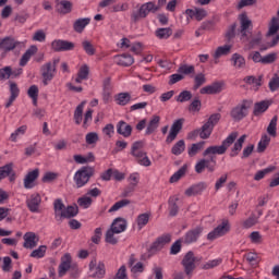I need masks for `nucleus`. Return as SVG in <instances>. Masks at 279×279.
Instances as JSON below:
<instances>
[{
  "mask_svg": "<svg viewBox=\"0 0 279 279\" xmlns=\"http://www.w3.org/2000/svg\"><path fill=\"white\" fill-rule=\"evenodd\" d=\"M245 138H247V135H242L239 137V132H232L227 136L226 140L222 141L220 146L214 145L207 147L204 150L203 156H223V154H226V151H228V149L231 147L230 157L234 158L239 156V153L243 149V143H245Z\"/></svg>",
  "mask_w": 279,
  "mask_h": 279,
  "instance_id": "obj_1",
  "label": "nucleus"
},
{
  "mask_svg": "<svg viewBox=\"0 0 279 279\" xmlns=\"http://www.w3.org/2000/svg\"><path fill=\"white\" fill-rule=\"evenodd\" d=\"M145 147V143L143 141L134 142L131 147V155L134 156L136 162H138L142 167H151V160L147 156V153L143 150Z\"/></svg>",
  "mask_w": 279,
  "mask_h": 279,
  "instance_id": "obj_2",
  "label": "nucleus"
},
{
  "mask_svg": "<svg viewBox=\"0 0 279 279\" xmlns=\"http://www.w3.org/2000/svg\"><path fill=\"white\" fill-rule=\"evenodd\" d=\"M158 12V7H156V2L149 1L145 2L136 11H133L131 14L132 21L134 23H137V21H141L142 19H147L149 14H156Z\"/></svg>",
  "mask_w": 279,
  "mask_h": 279,
  "instance_id": "obj_3",
  "label": "nucleus"
},
{
  "mask_svg": "<svg viewBox=\"0 0 279 279\" xmlns=\"http://www.w3.org/2000/svg\"><path fill=\"white\" fill-rule=\"evenodd\" d=\"M94 173L95 171L90 167H82L78 169L73 177L76 189L86 186Z\"/></svg>",
  "mask_w": 279,
  "mask_h": 279,
  "instance_id": "obj_4",
  "label": "nucleus"
},
{
  "mask_svg": "<svg viewBox=\"0 0 279 279\" xmlns=\"http://www.w3.org/2000/svg\"><path fill=\"white\" fill-rule=\"evenodd\" d=\"M58 64H60L59 58L53 59L52 61L41 65L40 71H41L44 86H47L49 82H51V80L56 77V72H57L56 66H58Z\"/></svg>",
  "mask_w": 279,
  "mask_h": 279,
  "instance_id": "obj_5",
  "label": "nucleus"
},
{
  "mask_svg": "<svg viewBox=\"0 0 279 279\" xmlns=\"http://www.w3.org/2000/svg\"><path fill=\"white\" fill-rule=\"evenodd\" d=\"M252 102L247 100H243L241 104L235 106L230 113L233 121H243V119H245L247 116V110H250Z\"/></svg>",
  "mask_w": 279,
  "mask_h": 279,
  "instance_id": "obj_6",
  "label": "nucleus"
},
{
  "mask_svg": "<svg viewBox=\"0 0 279 279\" xmlns=\"http://www.w3.org/2000/svg\"><path fill=\"white\" fill-rule=\"evenodd\" d=\"M230 232V221L222 220L220 225L217 226L211 232L207 234L208 241H215V239H219L220 236H225Z\"/></svg>",
  "mask_w": 279,
  "mask_h": 279,
  "instance_id": "obj_7",
  "label": "nucleus"
},
{
  "mask_svg": "<svg viewBox=\"0 0 279 279\" xmlns=\"http://www.w3.org/2000/svg\"><path fill=\"white\" fill-rule=\"evenodd\" d=\"M201 258L195 257V253L192 251L187 252L182 259V265L186 276H191L195 269V263H199Z\"/></svg>",
  "mask_w": 279,
  "mask_h": 279,
  "instance_id": "obj_8",
  "label": "nucleus"
},
{
  "mask_svg": "<svg viewBox=\"0 0 279 279\" xmlns=\"http://www.w3.org/2000/svg\"><path fill=\"white\" fill-rule=\"evenodd\" d=\"M240 21V34H241V40L243 43H246L247 34L250 33V28L252 27V20L247 17L246 13H242L239 15Z\"/></svg>",
  "mask_w": 279,
  "mask_h": 279,
  "instance_id": "obj_9",
  "label": "nucleus"
},
{
  "mask_svg": "<svg viewBox=\"0 0 279 279\" xmlns=\"http://www.w3.org/2000/svg\"><path fill=\"white\" fill-rule=\"evenodd\" d=\"M202 232L204 229L202 227H196L190 231H187L184 236L181 238L182 243L184 245H191L192 243H197L199 236H202Z\"/></svg>",
  "mask_w": 279,
  "mask_h": 279,
  "instance_id": "obj_10",
  "label": "nucleus"
},
{
  "mask_svg": "<svg viewBox=\"0 0 279 279\" xmlns=\"http://www.w3.org/2000/svg\"><path fill=\"white\" fill-rule=\"evenodd\" d=\"M226 83L223 82H214L205 87L201 88V95H219L223 90Z\"/></svg>",
  "mask_w": 279,
  "mask_h": 279,
  "instance_id": "obj_11",
  "label": "nucleus"
},
{
  "mask_svg": "<svg viewBox=\"0 0 279 279\" xmlns=\"http://www.w3.org/2000/svg\"><path fill=\"white\" fill-rule=\"evenodd\" d=\"M51 49L53 51H73V49H75V43L62 39H54L51 43Z\"/></svg>",
  "mask_w": 279,
  "mask_h": 279,
  "instance_id": "obj_12",
  "label": "nucleus"
},
{
  "mask_svg": "<svg viewBox=\"0 0 279 279\" xmlns=\"http://www.w3.org/2000/svg\"><path fill=\"white\" fill-rule=\"evenodd\" d=\"M89 272H90V278H96L100 279L106 276V265L104 263L99 262H90L89 263Z\"/></svg>",
  "mask_w": 279,
  "mask_h": 279,
  "instance_id": "obj_13",
  "label": "nucleus"
},
{
  "mask_svg": "<svg viewBox=\"0 0 279 279\" xmlns=\"http://www.w3.org/2000/svg\"><path fill=\"white\" fill-rule=\"evenodd\" d=\"M40 204H43V197H40V194H32L26 199V206L31 213H40Z\"/></svg>",
  "mask_w": 279,
  "mask_h": 279,
  "instance_id": "obj_14",
  "label": "nucleus"
},
{
  "mask_svg": "<svg viewBox=\"0 0 279 279\" xmlns=\"http://www.w3.org/2000/svg\"><path fill=\"white\" fill-rule=\"evenodd\" d=\"M184 124V119L175 120L170 129V132L166 138V143H173L174 138H178V134L182 130V125Z\"/></svg>",
  "mask_w": 279,
  "mask_h": 279,
  "instance_id": "obj_15",
  "label": "nucleus"
},
{
  "mask_svg": "<svg viewBox=\"0 0 279 279\" xmlns=\"http://www.w3.org/2000/svg\"><path fill=\"white\" fill-rule=\"evenodd\" d=\"M23 239H24L23 247H25V250H34V247L38 245V241H40L37 234L32 231L26 232Z\"/></svg>",
  "mask_w": 279,
  "mask_h": 279,
  "instance_id": "obj_16",
  "label": "nucleus"
},
{
  "mask_svg": "<svg viewBox=\"0 0 279 279\" xmlns=\"http://www.w3.org/2000/svg\"><path fill=\"white\" fill-rule=\"evenodd\" d=\"M210 162H214L216 165L215 157H211L210 159H201L195 165V171L196 173H204V169H208V171H215V166H210Z\"/></svg>",
  "mask_w": 279,
  "mask_h": 279,
  "instance_id": "obj_17",
  "label": "nucleus"
},
{
  "mask_svg": "<svg viewBox=\"0 0 279 279\" xmlns=\"http://www.w3.org/2000/svg\"><path fill=\"white\" fill-rule=\"evenodd\" d=\"M58 14H71L73 12V2L69 0H56Z\"/></svg>",
  "mask_w": 279,
  "mask_h": 279,
  "instance_id": "obj_18",
  "label": "nucleus"
},
{
  "mask_svg": "<svg viewBox=\"0 0 279 279\" xmlns=\"http://www.w3.org/2000/svg\"><path fill=\"white\" fill-rule=\"evenodd\" d=\"M71 254L66 253L61 257V263L59 265V277L62 278L66 276V271L71 269Z\"/></svg>",
  "mask_w": 279,
  "mask_h": 279,
  "instance_id": "obj_19",
  "label": "nucleus"
},
{
  "mask_svg": "<svg viewBox=\"0 0 279 279\" xmlns=\"http://www.w3.org/2000/svg\"><path fill=\"white\" fill-rule=\"evenodd\" d=\"M110 229L116 232V234H121V232H125L128 230V220L124 218H116L110 226Z\"/></svg>",
  "mask_w": 279,
  "mask_h": 279,
  "instance_id": "obj_20",
  "label": "nucleus"
},
{
  "mask_svg": "<svg viewBox=\"0 0 279 279\" xmlns=\"http://www.w3.org/2000/svg\"><path fill=\"white\" fill-rule=\"evenodd\" d=\"M53 208H54V219H57L58 221H62L64 219V211L66 208L62 199L57 198L53 203Z\"/></svg>",
  "mask_w": 279,
  "mask_h": 279,
  "instance_id": "obj_21",
  "label": "nucleus"
},
{
  "mask_svg": "<svg viewBox=\"0 0 279 279\" xmlns=\"http://www.w3.org/2000/svg\"><path fill=\"white\" fill-rule=\"evenodd\" d=\"M169 243H171V234H163L153 243L151 250H154L155 252H158Z\"/></svg>",
  "mask_w": 279,
  "mask_h": 279,
  "instance_id": "obj_22",
  "label": "nucleus"
},
{
  "mask_svg": "<svg viewBox=\"0 0 279 279\" xmlns=\"http://www.w3.org/2000/svg\"><path fill=\"white\" fill-rule=\"evenodd\" d=\"M88 75H90V68L88 64L81 65L77 76L74 78L75 84H82V82L88 80Z\"/></svg>",
  "mask_w": 279,
  "mask_h": 279,
  "instance_id": "obj_23",
  "label": "nucleus"
},
{
  "mask_svg": "<svg viewBox=\"0 0 279 279\" xmlns=\"http://www.w3.org/2000/svg\"><path fill=\"white\" fill-rule=\"evenodd\" d=\"M117 132L124 138H130L132 136V125L125 121H120L117 124Z\"/></svg>",
  "mask_w": 279,
  "mask_h": 279,
  "instance_id": "obj_24",
  "label": "nucleus"
},
{
  "mask_svg": "<svg viewBox=\"0 0 279 279\" xmlns=\"http://www.w3.org/2000/svg\"><path fill=\"white\" fill-rule=\"evenodd\" d=\"M160 126V116H153L146 126L145 134L149 136Z\"/></svg>",
  "mask_w": 279,
  "mask_h": 279,
  "instance_id": "obj_25",
  "label": "nucleus"
},
{
  "mask_svg": "<svg viewBox=\"0 0 279 279\" xmlns=\"http://www.w3.org/2000/svg\"><path fill=\"white\" fill-rule=\"evenodd\" d=\"M114 60L119 66H132L134 64V57L128 53L116 56Z\"/></svg>",
  "mask_w": 279,
  "mask_h": 279,
  "instance_id": "obj_26",
  "label": "nucleus"
},
{
  "mask_svg": "<svg viewBox=\"0 0 279 279\" xmlns=\"http://www.w3.org/2000/svg\"><path fill=\"white\" fill-rule=\"evenodd\" d=\"M207 187H208V184H206L205 182H201L198 184H195L189 187L185 191V195H187V197H191L193 195H199V193H204V191H206Z\"/></svg>",
  "mask_w": 279,
  "mask_h": 279,
  "instance_id": "obj_27",
  "label": "nucleus"
},
{
  "mask_svg": "<svg viewBox=\"0 0 279 279\" xmlns=\"http://www.w3.org/2000/svg\"><path fill=\"white\" fill-rule=\"evenodd\" d=\"M36 53H38V47L31 46L22 56L20 60V66H26L29 60H32V56H36Z\"/></svg>",
  "mask_w": 279,
  "mask_h": 279,
  "instance_id": "obj_28",
  "label": "nucleus"
},
{
  "mask_svg": "<svg viewBox=\"0 0 279 279\" xmlns=\"http://www.w3.org/2000/svg\"><path fill=\"white\" fill-rule=\"evenodd\" d=\"M87 25H90V17H81L73 23V29L76 34H82Z\"/></svg>",
  "mask_w": 279,
  "mask_h": 279,
  "instance_id": "obj_29",
  "label": "nucleus"
},
{
  "mask_svg": "<svg viewBox=\"0 0 279 279\" xmlns=\"http://www.w3.org/2000/svg\"><path fill=\"white\" fill-rule=\"evenodd\" d=\"M38 169H35L26 174L24 178V187L34 189V182L38 180Z\"/></svg>",
  "mask_w": 279,
  "mask_h": 279,
  "instance_id": "obj_30",
  "label": "nucleus"
},
{
  "mask_svg": "<svg viewBox=\"0 0 279 279\" xmlns=\"http://www.w3.org/2000/svg\"><path fill=\"white\" fill-rule=\"evenodd\" d=\"M117 106H128L132 101V95L128 92L119 93L114 96Z\"/></svg>",
  "mask_w": 279,
  "mask_h": 279,
  "instance_id": "obj_31",
  "label": "nucleus"
},
{
  "mask_svg": "<svg viewBox=\"0 0 279 279\" xmlns=\"http://www.w3.org/2000/svg\"><path fill=\"white\" fill-rule=\"evenodd\" d=\"M231 63L234 69H245V58L241 53H233L231 56Z\"/></svg>",
  "mask_w": 279,
  "mask_h": 279,
  "instance_id": "obj_32",
  "label": "nucleus"
},
{
  "mask_svg": "<svg viewBox=\"0 0 279 279\" xmlns=\"http://www.w3.org/2000/svg\"><path fill=\"white\" fill-rule=\"evenodd\" d=\"M84 106H86V100L82 101L74 110V121L76 125H81L84 120Z\"/></svg>",
  "mask_w": 279,
  "mask_h": 279,
  "instance_id": "obj_33",
  "label": "nucleus"
},
{
  "mask_svg": "<svg viewBox=\"0 0 279 279\" xmlns=\"http://www.w3.org/2000/svg\"><path fill=\"white\" fill-rule=\"evenodd\" d=\"M269 106L270 104L267 100L256 102L253 111L255 117H260V114H263L264 112H267V110L269 109Z\"/></svg>",
  "mask_w": 279,
  "mask_h": 279,
  "instance_id": "obj_34",
  "label": "nucleus"
},
{
  "mask_svg": "<svg viewBox=\"0 0 279 279\" xmlns=\"http://www.w3.org/2000/svg\"><path fill=\"white\" fill-rule=\"evenodd\" d=\"M150 218H151V213L140 214L136 218L138 230H143V228L149 223Z\"/></svg>",
  "mask_w": 279,
  "mask_h": 279,
  "instance_id": "obj_35",
  "label": "nucleus"
},
{
  "mask_svg": "<svg viewBox=\"0 0 279 279\" xmlns=\"http://www.w3.org/2000/svg\"><path fill=\"white\" fill-rule=\"evenodd\" d=\"M168 210L170 217H175L180 210V207H178V198L177 197H170L168 201Z\"/></svg>",
  "mask_w": 279,
  "mask_h": 279,
  "instance_id": "obj_36",
  "label": "nucleus"
},
{
  "mask_svg": "<svg viewBox=\"0 0 279 279\" xmlns=\"http://www.w3.org/2000/svg\"><path fill=\"white\" fill-rule=\"evenodd\" d=\"M25 132H27L26 125L17 128L13 133H11L9 141H11V143H16L21 136L25 135Z\"/></svg>",
  "mask_w": 279,
  "mask_h": 279,
  "instance_id": "obj_37",
  "label": "nucleus"
},
{
  "mask_svg": "<svg viewBox=\"0 0 279 279\" xmlns=\"http://www.w3.org/2000/svg\"><path fill=\"white\" fill-rule=\"evenodd\" d=\"M204 145H206V142H198L196 144H192V146L187 149V154L190 158H193V156H197L202 149H204Z\"/></svg>",
  "mask_w": 279,
  "mask_h": 279,
  "instance_id": "obj_38",
  "label": "nucleus"
},
{
  "mask_svg": "<svg viewBox=\"0 0 279 279\" xmlns=\"http://www.w3.org/2000/svg\"><path fill=\"white\" fill-rule=\"evenodd\" d=\"M231 49H232V46H230V45H225V46L218 47L214 53L215 60H219V58H221V56H228V53H230Z\"/></svg>",
  "mask_w": 279,
  "mask_h": 279,
  "instance_id": "obj_39",
  "label": "nucleus"
},
{
  "mask_svg": "<svg viewBox=\"0 0 279 279\" xmlns=\"http://www.w3.org/2000/svg\"><path fill=\"white\" fill-rule=\"evenodd\" d=\"M15 48H16V44L12 38H4L0 43V49H2L3 51H12V49H15Z\"/></svg>",
  "mask_w": 279,
  "mask_h": 279,
  "instance_id": "obj_40",
  "label": "nucleus"
},
{
  "mask_svg": "<svg viewBox=\"0 0 279 279\" xmlns=\"http://www.w3.org/2000/svg\"><path fill=\"white\" fill-rule=\"evenodd\" d=\"M277 128H278V116H275L268 126H267V133L269 134V136H274L276 137L277 135Z\"/></svg>",
  "mask_w": 279,
  "mask_h": 279,
  "instance_id": "obj_41",
  "label": "nucleus"
},
{
  "mask_svg": "<svg viewBox=\"0 0 279 279\" xmlns=\"http://www.w3.org/2000/svg\"><path fill=\"white\" fill-rule=\"evenodd\" d=\"M171 34H173V31L169 27L158 28L156 31V36H157V38H160V40H167V38L171 37Z\"/></svg>",
  "mask_w": 279,
  "mask_h": 279,
  "instance_id": "obj_42",
  "label": "nucleus"
},
{
  "mask_svg": "<svg viewBox=\"0 0 279 279\" xmlns=\"http://www.w3.org/2000/svg\"><path fill=\"white\" fill-rule=\"evenodd\" d=\"M213 130H215V128L213 125L205 123L202 126L201 132H199L201 138H203V140L210 138V134H213Z\"/></svg>",
  "mask_w": 279,
  "mask_h": 279,
  "instance_id": "obj_43",
  "label": "nucleus"
},
{
  "mask_svg": "<svg viewBox=\"0 0 279 279\" xmlns=\"http://www.w3.org/2000/svg\"><path fill=\"white\" fill-rule=\"evenodd\" d=\"M184 149H186V144L181 140L173 145L171 151L174 156H180L183 154Z\"/></svg>",
  "mask_w": 279,
  "mask_h": 279,
  "instance_id": "obj_44",
  "label": "nucleus"
},
{
  "mask_svg": "<svg viewBox=\"0 0 279 279\" xmlns=\"http://www.w3.org/2000/svg\"><path fill=\"white\" fill-rule=\"evenodd\" d=\"M191 99H193V94L189 90H183L178 95L175 101L179 104H184L186 101H191Z\"/></svg>",
  "mask_w": 279,
  "mask_h": 279,
  "instance_id": "obj_45",
  "label": "nucleus"
},
{
  "mask_svg": "<svg viewBox=\"0 0 279 279\" xmlns=\"http://www.w3.org/2000/svg\"><path fill=\"white\" fill-rule=\"evenodd\" d=\"M271 171H276V168L274 166H270L268 168H265L264 170H259L255 173L254 180L256 182L263 180L267 175V173H271Z\"/></svg>",
  "mask_w": 279,
  "mask_h": 279,
  "instance_id": "obj_46",
  "label": "nucleus"
},
{
  "mask_svg": "<svg viewBox=\"0 0 279 279\" xmlns=\"http://www.w3.org/2000/svg\"><path fill=\"white\" fill-rule=\"evenodd\" d=\"M125 206H130V199H121L117 202L110 207L108 213H117V210H121V208H125Z\"/></svg>",
  "mask_w": 279,
  "mask_h": 279,
  "instance_id": "obj_47",
  "label": "nucleus"
},
{
  "mask_svg": "<svg viewBox=\"0 0 279 279\" xmlns=\"http://www.w3.org/2000/svg\"><path fill=\"white\" fill-rule=\"evenodd\" d=\"M45 254H47V246L40 245L31 253V258H45Z\"/></svg>",
  "mask_w": 279,
  "mask_h": 279,
  "instance_id": "obj_48",
  "label": "nucleus"
},
{
  "mask_svg": "<svg viewBox=\"0 0 279 279\" xmlns=\"http://www.w3.org/2000/svg\"><path fill=\"white\" fill-rule=\"evenodd\" d=\"M114 234H119V233L114 232V230L112 229H109L106 232V236H105L106 243H110V245H117L119 243V240L114 238Z\"/></svg>",
  "mask_w": 279,
  "mask_h": 279,
  "instance_id": "obj_49",
  "label": "nucleus"
},
{
  "mask_svg": "<svg viewBox=\"0 0 279 279\" xmlns=\"http://www.w3.org/2000/svg\"><path fill=\"white\" fill-rule=\"evenodd\" d=\"M78 213L77 205L65 207V211L63 213V219H71V217H75Z\"/></svg>",
  "mask_w": 279,
  "mask_h": 279,
  "instance_id": "obj_50",
  "label": "nucleus"
},
{
  "mask_svg": "<svg viewBox=\"0 0 279 279\" xmlns=\"http://www.w3.org/2000/svg\"><path fill=\"white\" fill-rule=\"evenodd\" d=\"M270 141H271V138H269V136L264 135L257 145V151L259 154H263V151H265L267 149V146L269 145Z\"/></svg>",
  "mask_w": 279,
  "mask_h": 279,
  "instance_id": "obj_51",
  "label": "nucleus"
},
{
  "mask_svg": "<svg viewBox=\"0 0 279 279\" xmlns=\"http://www.w3.org/2000/svg\"><path fill=\"white\" fill-rule=\"evenodd\" d=\"M244 82L246 84H250L251 86H253L254 90H258V87L260 86V77H256V76H246L244 78Z\"/></svg>",
  "mask_w": 279,
  "mask_h": 279,
  "instance_id": "obj_52",
  "label": "nucleus"
},
{
  "mask_svg": "<svg viewBox=\"0 0 279 279\" xmlns=\"http://www.w3.org/2000/svg\"><path fill=\"white\" fill-rule=\"evenodd\" d=\"M77 204L81 208H90L93 204V198H90V196H82L77 199Z\"/></svg>",
  "mask_w": 279,
  "mask_h": 279,
  "instance_id": "obj_53",
  "label": "nucleus"
},
{
  "mask_svg": "<svg viewBox=\"0 0 279 279\" xmlns=\"http://www.w3.org/2000/svg\"><path fill=\"white\" fill-rule=\"evenodd\" d=\"M27 94H28V97H31V99H33L34 106H36V104H38V86L32 85L28 88Z\"/></svg>",
  "mask_w": 279,
  "mask_h": 279,
  "instance_id": "obj_54",
  "label": "nucleus"
},
{
  "mask_svg": "<svg viewBox=\"0 0 279 279\" xmlns=\"http://www.w3.org/2000/svg\"><path fill=\"white\" fill-rule=\"evenodd\" d=\"M278 31H279V20L278 17H272L267 36H274V34H276Z\"/></svg>",
  "mask_w": 279,
  "mask_h": 279,
  "instance_id": "obj_55",
  "label": "nucleus"
},
{
  "mask_svg": "<svg viewBox=\"0 0 279 279\" xmlns=\"http://www.w3.org/2000/svg\"><path fill=\"white\" fill-rule=\"evenodd\" d=\"M34 43H45L47 40V34L43 29H38L33 35Z\"/></svg>",
  "mask_w": 279,
  "mask_h": 279,
  "instance_id": "obj_56",
  "label": "nucleus"
},
{
  "mask_svg": "<svg viewBox=\"0 0 279 279\" xmlns=\"http://www.w3.org/2000/svg\"><path fill=\"white\" fill-rule=\"evenodd\" d=\"M221 263H223V259H221V258L208 260L207 263H205L203 265V269H215V267H219V265H221Z\"/></svg>",
  "mask_w": 279,
  "mask_h": 279,
  "instance_id": "obj_57",
  "label": "nucleus"
},
{
  "mask_svg": "<svg viewBox=\"0 0 279 279\" xmlns=\"http://www.w3.org/2000/svg\"><path fill=\"white\" fill-rule=\"evenodd\" d=\"M184 173H186V166L181 167L171 178H170V182L171 184L178 182L182 175H184Z\"/></svg>",
  "mask_w": 279,
  "mask_h": 279,
  "instance_id": "obj_58",
  "label": "nucleus"
},
{
  "mask_svg": "<svg viewBox=\"0 0 279 279\" xmlns=\"http://www.w3.org/2000/svg\"><path fill=\"white\" fill-rule=\"evenodd\" d=\"M269 89L271 90V93H275V90H278L279 88V75L276 73L274 74V76L271 77V80L268 83Z\"/></svg>",
  "mask_w": 279,
  "mask_h": 279,
  "instance_id": "obj_59",
  "label": "nucleus"
},
{
  "mask_svg": "<svg viewBox=\"0 0 279 279\" xmlns=\"http://www.w3.org/2000/svg\"><path fill=\"white\" fill-rule=\"evenodd\" d=\"M130 4L128 2L118 3L111 7V12H128Z\"/></svg>",
  "mask_w": 279,
  "mask_h": 279,
  "instance_id": "obj_60",
  "label": "nucleus"
},
{
  "mask_svg": "<svg viewBox=\"0 0 279 279\" xmlns=\"http://www.w3.org/2000/svg\"><path fill=\"white\" fill-rule=\"evenodd\" d=\"M12 173V163L0 167V180H4Z\"/></svg>",
  "mask_w": 279,
  "mask_h": 279,
  "instance_id": "obj_61",
  "label": "nucleus"
},
{
  "mask_svg": "<svg viewBox=\"0 0 279 279\" xmlns=\"http://www.w3.org/2000/svg\"><path fill=\"white\" fill-rule=\"evenodd\" d=\"M258 223V217H256L255 215H252L251 217H248L246 220L243 221V228H252L254 226H256Z\"/></svg>",
  "mask_w": 279,
  "mask_h": 279,
  "instance_id": "obj_62",
  "label": "nucleus"
},
{
  "mask_svg": "<svg viewBox=\"0 0 279 279\" xmlns=\"http://www.w3.org/2000/svg\"><path fill=\"white\" fill-rule=\"evenodd\" d=\"M12 77V68L11 66H4L0 69V80H10Z\"/></svg>",
  "mask_w": 279,
  "mask_h": 279,
  "instance_id": "obj_63",
  "label": "nucleus"
},
{
  "mask_svg": "<svg viewBox=\"0 0 279 279\" xmlns=\"http://www.w3.org/2000/svg\"><path fill=\"white\" fill-rule=\"evenodd\" d=\"M82 46L87 56H95V47H93V44H90V41L85 40L82 43Z\"/></svg>",
  "mask_w": 279,
  "mask_h": 279,
  "instance_id": "obj_64",
  "label": "nucleus"
}]
</instances>
